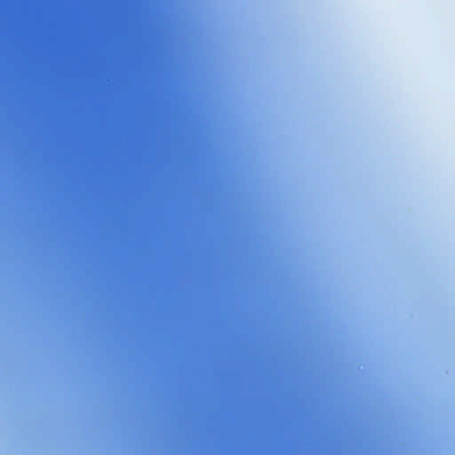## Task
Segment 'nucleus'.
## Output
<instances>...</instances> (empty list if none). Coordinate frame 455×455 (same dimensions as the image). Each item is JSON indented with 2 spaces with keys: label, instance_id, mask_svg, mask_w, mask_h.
Listing matches in <instances>:
<instances>
[{
  "label": "nucleus",
  "instance_id": "nucleus-1",
  "mask_svg": "<svg viewBox=\"0 0 455 455\" xmlns=\"http://www.w3.org/2000/svg\"><path fill=\"white\" fill-rule=\"evenodd\" d=\"M220 402H269L270 400H223L220 399Z\"/></svg>",
  "mask_w": 455,
  "mask_h": 455
},
{
  "label": "nucleus",
  "instance_id": "nucleus-2",
  "mask_svg": "<svg viewBox=\"0 0 455 455\" xmlns=\"http://www.w3.org/2000/svg\"><path fill=\"white\" fill-rule=\"evenodd\" d=\"M218 398L223 399V398H243L242 396H219Z\"/></svg>",
  "mask_w": 455,
  "mask_h": 455
}]
</instances>
